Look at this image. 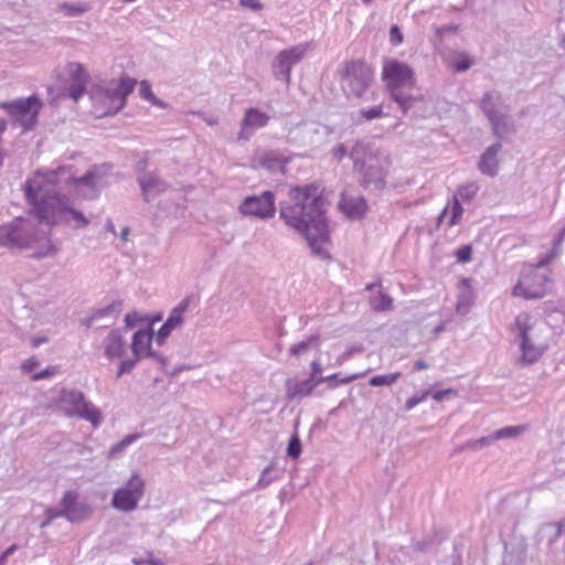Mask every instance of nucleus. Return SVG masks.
I'll return each instance as SVG.
<instances>
[{"label": "nucleus", "mask_w": 565, "mask_h": 565, "mask_svg": "<svg viewBox=\"0 0 565 565\" xmlns=\"http://www.w3.org/2000/svg\"><path fill=\"white\" fill-rule=\"evenodd\" d=\"M4 227L8 232V235L4 236L6 247L29 248L42 239L41 234L35 231L33 221L28 217L18 216L4 224Z\"/></svg>", "instance_id": "11"}, {"label": "nucleus", "mask_w": 565, "mask_h": 565, "mask_svg": "<svg viewBox=\"0 0 565 565\" xmlns=\"http://www.w3.org/2000/svg\"><path fill=\"white\" fill-rule=\"evenodd\" d=\"M308 47L309 44L303 43L279 52L271 64L274 77L277 81L289 84L292 65L297 64L303 57Z\"/></svg>", "instance_id": "13"}, {"label": "nucleus", "mask_w": 565, "mask_h": 565, "mask_svg": "<svg viewBox=\"0 0 565 565\" xmlns=\"http://www.w3.org/2000/svg\"><path fill=\"white\" fill-rule=\"evenodd\" d=\"M348 154V149L343 143H339L332 150V156L337 161H341Z\"/></svg>", "instance_id": "55"}, {"label": "nucleus", "mask_w": 565, "mask_h": 565, "mask_svg": "<svg viewBox=\"0 0 565 565\" xmlns=\"http://www.w3.org/2000/svg\"><path fill=\"white\" fill-rule=\"evenodd\" d=\"M514 341L518 345V353L514 364L520 367H527L545 354L553 339L551 326L542 320L522 312L515 318Z\"/></svg>", "instance_id": "3"}, {"label": "nucleus", "mask_w": 565, "mask_h": 565, "mask_svg": "<svg viewBox=\"0 0 565 565\" xmlns=\"http://www.w3.org/2000/svg\"><path fill=\"white\" fill-rule=\"evenodd\" d=\"M428 367H429V365L427 362H425L424 360H418L414 363L413 370L420 371V370H426Z\"/></svg>", "instance_id": "64"}, {"label": "nucleus", "mask_w": 565, "mask_h": 565, "mask_svg": "<svg viewBox=\"0 0 565 565\" xmlns=\"http://www.w3.org/2000/svg\"><path fill=\"white\" fill-rule=\"evenodd\" d=\"M479 108L490 124L511 114L510 106L504 103L501 94L497 90L484 93L479 100Z\"/></svg>", "instance_id": "18"}, {"label": "nucleus", "mask_w": 565, "mask_h": 565, "mask_svg": "<svg viewBox=\"0 0 565 565\" xmlns=\"http://www.w3.org/2000/svg\"><path fill=\"white\" fill-rule=\"evenodd\" d=\"M260 167L276 172L284 168L282 162L273 153H265L259 158Z\"/></svg>", "instance_id": "36"}, {"label": "nucleus", "mask_w": 565, "mask_h": 565, "mask_svg": "<svg viewBox=\"0 0 565 565\" xmlns=\"http://www.w3.org/2000/svg\"><path fill=\"white\" fill-rule=\"evenodd\" d=\"M138 360L139 359H137V356H134L132 359H127V360L121 361L119 364L116 377L119 379L124 374L130 373L134 370V367L136 366V363L138 362Z\"/></svg>", "instance_id": "47"}, {"label": "nucleus", "mask_w": 565, "mask_h": 565, "mask_svg": "<svg viewBox=\"0 0 565 565\" xmlns=\"http://www.w3.org/2000/svg\"><path fill=\"white\" fill-rule=\"evenodd\" d=\"M564 238H565V226L561 231L559 235L554 239V253H556V250L562 247Z\"/></svg>", "instance_id": "63"}, {"label": "nucleus", "mask_w": 565, "mask_h": 565, "mask_svg": "<svg viewBox=\"0 0 565 565\" xmlns=\"http://www.w3.org/2000/svg\"><path fill=\"white\" fill-rule=\"evenodd\" d=\"M105 355L108 359L121 358L125 352V341L121 330H111L104 340Z\"/></svg>", "instance_id": "26"}, {"label": "nucleus", "mask_w": 565, "mask_h": 565, "mask_svg": "<svg viewBox=\"0 0 565 565\" xmlns=\"http://www.w3.org/2000/svg\"><path fill=\"white\" fill-rule=\"evenodd\" d=\"M390 40L394 45L401 44L404 40L402 31L396 24L392 25L390 29Z\"/></svg>", "instance_id": "52"}, {"label": "nucleus", "mask_w": 565, "mask_h": 565, "mask_svg": "<svg viewBox=\"0 0 565 565\" xmlns=\"http://www.w3.org/2000/svg\"><path fill=\"white\" fill-rule=\"evenodd\" d=\"M361 376H363V374H353V375L343 377V379L338 381V375L337 374H332V375H329V376H320L317 380H322V383H328V386L330 388H335L339 383L348 384V383H351V382H353L354 380H356V379H359Z\"/></svg>", "instance_id": "38"}, {"label": "nucleus", "mask_w": 565, "mask_h": 565, "mask_svg": "<svg viewBox=\"0 0 565 565\" xmlns=\"http://www.w3.org/2000/svg\"><path fill=\"white\" fill-rule=\"evenodd\" d=\"M76 178L74 166L36 170L22 186L26 203L31 205V213L50 226L63 225L73 230L86 227L89 224L88 218L73 206L71 199L50 189L52 186L72 192Z\"/></svg>", "instance_id": "1"}, {"label": "nucleus", "mask_w": 565, "mask_h": 565, "mask_svg": "<svg viewBox=\"0 0 565 565\" xmlns=\"http://www.w3.org/2000/svg\"><path fill=\"white\" fill-rule=\"evenodd\" d=\"M458 26L454 24L443 25L436 29V35L439 38H444L448 33L456 32Z\"/></svg>", "instance_id": "56"}, {"label": "nucleus", "mask_w": 565, "mask_h": 565, "mask_svg": "<svg viewBox=\"0 0 565 565\" xmlns=\"http://www.w3.org/2000/svg\"><path fill=\"white\" fill-rule=\"evenodd\" d=\"M491 129L492 134L503 139L507 136L513 135L516 131L515 121L511 114L504 116L501 119H497L495 121L491 122Z\"/></svg>", "instance_id": "30"}, {"label": "nucleus", "mask_w": 565, "mask_h": 565, "mask_svg": "<svg viewBox=\"0 0 565 565\" xmlns=\"http://www.w3.org/2000/svg\"><path fill=\"white\" fill-rule=\"evenodd\" d=\"M317 341H318L317 337H310L307 340H303V341H300V342L294 344L290 348L289 352L291 355H295V356L301 355L309 350V348L311 347L312 343H317Z\"/></svg>", "instance_id": "41"}, {"label": "nucleus", "mask_w": 565, "mask_h": 565, "mask_svg": "<svg viewBox=\"0 0 565 565\" xmlns=\"http://www.w3.org/2000/svg\"><path fill=\"white\" fill-rule=\"evenodd\" d=\"M524 431H525L524 426H509V427H503L501 429H498L497 431L493 433V435H494L495 440H499V439H507V438H515Z\"/></svg>", "instance_id": "37"}, {"label": "nucleus", "mask_w": 565, "mask_h": 565, "mask_svg": "<svg viewBox=\"0 0 565 565\" xmlns=\"http://www.w3.org/2000/svg\"><path fill=\"white\" fill-rule=\"evenodd\" d=\"M173 330L174 329L164 322L157 333V342L162 344Z\"/></svg>", "instance_id": "53"}, {"label": "nucleus", "mask_w": 565, "mask_h": 565, "mask_svg": "<svg viewBox=\"0 0 565 565\" xmlns=\"http://www.w3.org/2000/svg\"><path fill=\"white\" fill-rule=\"evenodd\" d=\"M429 395H430V392L429 391H425V392H423L420 394H416V395L407 398L406 402H405L404 409L407 411V412L413 409L416 405H418L419 403L424 402Z\"/></svg>", "instance_id": "49"}, {"label": "nucleus", "mask_w": 565, "mask_h": 565, "mask_svg": "<svg viewBox=\"0 0 565 565\" xmlns=\"http://www.w3.org/2000/svg\"><path fill=\"white\" fill-rule=\"evenodd\" d=\"M54 374H55L54 369H45V370L39 372L38 374H35L33 376V380L39 381V380L49 379V377L53 376Z\"/></svg>", "instance_id": "60"}, {"label": "nucleus", "mask_w": 565, "mask_h": 565, "mask_svg": "<svg viewBox=\"0 0 565 565\" xmlns=\"http://www.w3.org/2000/svg\"><path fill=\"white\" fill-rule=\"evenodd\" d=\"M132 563L135 565H143V564H149V565H166L163 561L159 559V558H156L152 554H149L147 556V558H134L132 559Z\"/></svg>", "instance_id": "51"}, {"label": "nucleus", "mask_w": 565, "mask_h": 565, "mask_svg": "<svg viewBox=\"0 0 565 565\" xmlns=\"http://www.w3.org/2000/svg\"><path fill=\"white\" fill-rule=\"evenodd\" d=\"M146 483L139 473H132L124 487L118 488L111 498V505L121 512L137 509L145 494Z\"/></svg>", "instance_id": "12"}, {"label": "nucleus", "mask_w": 565, "mask_h": 565, "mask_svg": "<svg viewBox=\"0 0 565 565\" xmlns=\"http://www.w3.org/2000/svg\"><path fill=\"white\" fill-rule=\"evenodd\" d=\"M370 305L375 311L391 310L393 307V299L380 290L377 296L371 298Z\"/></svg>", "instance_id": "34"}, {"label": "nucleus", "mask_w": 565, "mask_h": 565, "mask_svg": "<svg viewBox=\"0 0 565 565\" xmlns=\"http://www.w3.org/2000/svg\"><path fill=\"white\" fill-rule=\"evenodd\" d=\"M42 107L43 103L38 95L0 103V109L6 110L12 124L20 126L23 131H30L35 128Z\"/></svg>", "instance_id": "8"}, {"label": "nucleus", "mask_w": 565, "mask_h": 565, "mask_svg": "<svg viewBox=\"0 0 565 565\" xmlns=\"http://www.w3.org/2000/svg\"><path fill=\"white\" fill-rule=\"evenodd\" d=\"M565 522L559 521L555 523H546L543 527L544 529H552L553 534L548 537V543L553 544L555 543L562 535H563V529H564Z\"/></svg>", "instance_id": "44"}, {"label": "nucleus", "mask_w": 565, "mask_h": 565, "mask_svg": "<svg viewBox=\"0 0 565 565\" xmlns=\"http://www.w3.org/2000/svg\"><path fill=\"white\" fill-rule=\"evenodd\" d=\"M140 96L153 105L162 106V103L156 97V95L151 90V86L147 81H142L140 83L139 88Z\"/></svg>", "instance_id": "42"}, {"label": "nucleus", "mask_w": 565, "mask_h": 565, "mask_svg": "<svg viewBox=\"0 0 565 565\" xmlns=\"http://www.w3.org/2000/svg\"><path fill=\"white\" fill-rule=\"evenodd\" d=\"M301 451H302V446H301L300 438H299L298 434L295 433L288 441L287 455L292 459H297L301 455Z\"/></svg>", "instance_id": "40"}, {"label": "nucleus", "mask_w": 565, "mask_h": 565, "mask_svg": "<svg viewBox=\"0 0 565 565\" xmlns=\"http://www.w3.org/2000/svg\"><path fill=\"white\" fill-rule=\"evenodd\" d=\"M136 81L127 76L102 82L92 93L94 113L98 117L117 114L124 108Z\"/></svg>", "instance_id": "6"}, {"label": "nucleus", "mask_w": 565, "mask_h": 565, "mask_svg": "<svg viewBox=\"0 0 565 565\" xmlns=\"http://www.w3.org/2000/svg\"><path fill=\"white\" fill-rule=\"evenodd\" d=\"M239 6L253 11H260L264 4L259 0H239Z\"/></svg>", "instance_id": "54"}, {"label": "nucleus", "mask_w": 565, "mask_h": 565, "mask_svg": "<svg viewBox=\"0 0 565 565\" xmlns=\"http://www.w3.org/2000/svg\"><path fill=\"white\" fill-rule=\"evenodd\" d=\"M138 183L147 202L168 190V183L154 173L139 175Z\"/></svg>", "instance_id": "21"}, {"label": "nucleus", "mask_w": 565, "mask_h": 565, "mask_svg": "<svg viewBox=\"0 0 565 565\" xmlns=\"http://www.w3.org/2000/svg\"><path fill=\"white\" fill-rule=\"evenodd\" d=\"M110 166H93L84 175L76 178L72 193L83 200H95L109 185Z\"/></svg>", "instance_id": "10"}, {"label": "nucleus", "mask_w": 565, "mask_h": 565, "mask_svg": "<svg viewBox=\"0 0 565 565\" xmlns=\"http://www.w3.org/2000/svg\"><path fill=\"white\" fill-rule=\"evenodd\" d=\"M382 79L391 98L398 105L403 114L422 100L420 97L411 94L415 87V75L413 68L406 63L395 58L384 60Z\"/></svg>", "instance_id": "4"}, {"label": "nucleus", "mask_w": 565, "mask_h": 565, "mask_svg": "<svg viewBox=\"0 0 565 565\" xmlns=\"http://www.w3.org/2000/svg\"><path fill=\"white\" fill-rule=\"evenodd\" d=\"M472 255V249L470 246H462L456 252V257L460 263L470 262Z\"/></svg>", "instance_id": "50"}, {"label": "nucleus", "mask_w": 565, "mask_h": 565, "mask_svg": "<svg viewBox=\"0 0 565 565\" xmlns=\"http://www.w3.org/2000/svg\"><path fill=\"white\" fill-rule=\"evenodd\" d=\"M68 78L57 93V98L70 97L77 102L86 92L88 74L79 63H68L66 66Z\"/></svg>", "instance_id": "15"}, {"label": "nucleus", "mask_w": 565, "mask_h": 565, "mask_svg": "<svg viewBox=\"0 0 565 565\" xmlns=\"http://www.w3.org/2000/svg\"><path fill=\"white\" fill-rule=\"evenodd\" d=\"M471 65L472 60L466 53H460L452 64L457 72H466L471 67Z\"/></svg>", "instance_id": "46"}, {"label": "nucleus", "mask_w": 565, "mask_h": 565, "mask_svg": "<svg viewBox=\"0 0 565 565\" xmlns=\"http://www.w3.org/2000/svg\"><path fill=\"white\" fill-rule=\"evenodd\" d=\"M62 518L70 522L76 523L85 520L89 513L90 508L78 501V493L76 491H66L60 502Z\"/></svg>", "instance_id": "17"}, {"label": "nucleus", "mask_w": 565, "mask_h": 565, "mask_svg": "<svg viewBox=\"0 0 565 565\" xmlns=\"http://www.w3.org/2000/svg\"><path fill=\"white\" fill-rule=\"evenodd\" d=\"M57 518H62L61 511L58 509L47 508L44 512V520L41 522L40 527H47Z\"/></svg>", "instance_id": "48"}, {"label": "nucleus", "mask_w": 565, "mask_h": 565, "mask_svg": "<svg viewBox=\"0 0 565 565\" xmlns=\"http://www.w3.org/2000/svg\"><path fill=\"white\" fill-rule=\"evenodd\" d=\"M57 9L60 11H63L66 17L75 18V17H81L84 13L88 12L90 10V6H89V3H86V2H77V3L62 2V3H58Z\"/></svg>", "instance_id": "31"}, {"label": "nucleus", "mask_w": 565, "mask_h": 565, "mask_svg": "<svg viewBox=\"0 0 565 565\" xmlns=\"http://www.w3.org/2000/svg\"><path fill=\"white\" fill-rule=\"evenodd\" d=\"M452 390L437 391L431 394L433 398L437 402H441L447 395L452 394Z\"/></svg>", "instance_id": "62"}, {"label": "nucleus", "mask_w": 565, "mask_h": 565, "mask_svg": "<svg viewBox=\"0 0 565 565\" xmlns=\"http://www.w3.org/2000/svg\"><path fill=\"white\" fill-rule=\"evenodd\" d=\"M350 158L353 161L354 170H359L362 166L370 161L371 157L377 156L371 151L370 147L361 141H356L349 152Z\"/></svg>", "instance_id": "27"}, {"label": "nucleus", "mask_w": 565, "mask_h": 565, "mask_svg": "<svg viewBox=\"0 0 565 565\" xmlns=\"http://www.w3.org/2000/svg\"><path fill=\"white\" fill-rule=\"evenodd\" d=\"M475 300L473 291L469 284V279H463L460 284L456 310L460 315L468 313Z\"/></svg>", "instance_id": "28"}, {"label": "nucleus", "mask_w": 565, "mask_h": 565, "mask_svg": "<svg viewBox=\"0 0 565 565\" xmlns=\"http://www.w3.org/2000/svg\"><path fill=\"white\" fill-rule=\"evenodd\" d=\"M493 441H495V438H494L493 434L476 439L478 449L487 447V446H489Z\"/></svg>", "instance_id": "58"}, {"label": "nucleus", "mask_w": 565, "mask_h": 565, "mask_svg": "<svg viewBox=\"0 0 565 565\" xmlns=\"http://www.w3.org/2000/svg\"><path fill=\"white\" fill-rule=\"evenodd\" d=\"M324 201L319 184L292 186L280 203L279 216L286 225L303 234L313 254L328 258L323 244L329 239Z\"/></svg>", "instance_id": "2"}, {"label": "nucleus", "mask_w": 565, "mask_h": 565, "mask_svg": "<svg viewBox=\"0 0 565 565\" xmlns=\"http://www.w3.org/2000/svg\"><path fill=\"white\" fill-rule=\"evenodd\" d=\"M362 174V185L367 188L373 185L375 189H382L385 185L386 160L379 154L371 157L370 161L356 170Z\"/></svg>", "instance_id": "16"}, {"label": "nucleus", "mask_w": 565, "mask_h": 565, "mask_svg": "<svg viewBox=\"0 0 565 565\" xmlns=\"http://www.w3.org/2000/svg\"><path fill=\"white\" fill-rule=\"evenodd\" d=\"M373 77V70L364 60L347 61L340 71V86L349 100L374 102L376 93H369Z\"/></svg>", "instance_id": "5"}, {"label": "nucleus", "mask_w": 565, "mask_h": 565, "mask_svg": "<svg viewBox=\"0 0 565 565\" xmlns=\"http://www.w3.org/2000/svg\"><path fill=\"white\" fill-rule=\"evenodd\" d=\"M58 407L68 417H77L92 423L94 427L100 424V411L85 398L77 390L63 388L58 396Z\"/></svg>", "instance_id": "9"}, {"label": "nucleus", "mask_w": 565, "mask_h": 565, "mask_svg": "<svg viewBox=\"0 0 565 565\" xmlns=\"http://www.w3.org/2000/svg\"><path fill=\"white\" fill-rule=\"evenodd\" d=\"M152 334L153 332L151 329H141L135 332L131 343L132 354L134 356H137V359H141L143 356H153L162 365H164L166 359L151 351Z\"/></svg>", "instance_id": "20"}, {"label": "nucleus", "mask_w": 565, "mask_h": 565, "mask_svg": "<svg viewBox=\"0 0 565 565\" xmlns=\"http://www.w3.org/2000/svg\"><path fill=\"white\" fill-rule=\"evenodd\" d=\"M243 215L254 216L262 220L275 215V194L271 191H264L259 195L246 196L238 207Z\"/></svg>", "instance_id": "14"}, {"label": "nucleus", "mask_w": 565, "mask_h": 565, "mask_svg": "<svg viewBox=\"0 0 565 565\" xmlns=\"http://www.w3.org/2000/svg\"><path fill=\"white\" fill-rule=\"evenodd\" d=\"M465 450H473V451L478 450L476 439H470V440L466 441L465 444L459 446L456 451L460 452V451H465Z\"/></svg>", "instance_id": "59"}, {"label": "nucleus", "mask_w": 565, "mask_h": 565, "mask_svg": "<svg viewBox=\"0 0 565 565\" xmlns=\"http://www.w3.org/2000/svg\"><path fill=\"white\" fill-rule=\"evenodd\" d=\"M502 149V145L500 142H494L489 146L480 157L478 162V169L482 174L488 177H495L499 171V159L498 154Z\"/></svg>", "instance_id": "23"}, {"label": "nucleus", "mask_w": 565, "mask_h": 565, "mask_svg": "<svg viewBox=\"0 0 565 565\" xmlns=\"http://www.w3.org/2000/svg\"><path fill=\"white\" fill-rule=\"evenodd\" d=\"M478 191H479V186L475 182L461 185L458 189L457 194L454 196L452 214H451V217L449 221V226L456 225L459 222V220L461 218V215L463 213V209L459 202V199L462 201L469 202L476 196Z\"/></svg>", "instance_id": "24"}, {"label": "nucleus", "mask_w": 565, "mask_h": 565, "mask_svg": "<svg viewBox=\"0 0 565 565\" xmlns=\"http://www.w3.org/2000/svg\"><path fill=\"white\" fill-rule=\"evenodd\" d=\"M43 236H45V234L43 233ZM44 238V245L39 249L36 250L32 256L34 258H44V257H47V256H52L56 253V248L52 245L51 241L43 237Z\"/></svg>", "instance_id": "45"}, {"label": "nucleus", "mask_w": 565, "mask_h": 565, "mask_svg": "<svg viewBox=\"0 0 565 565\" xmlns=\"http://www.w3.org/2000/svg\"><path fill=\"white\" fill-rule=\"evenodd\" d=\"M310 375L309 377L318 379L321 376L322 373V366L318 360H313L310 364Z\"/></svg>", "instance_id": "57"}, {"label": "nucleus", "mask_w": 565, "mask_h": 565, "mask_svg": "<svg viewBox=\"0 0 565 565\" xmlns=\"http://www.w3.org/2000/svg\"><path fill=\"white\" fill-rule=\"evenodd\" d=\"M386 116L382 104L374 105L372 107H364L358 111V121H371Z\"/></svg>", "instance_id": "33"}, {"label": "nucleus", "mask_w": 565, "mask_h": 565, "mask_svg": "<svg viewBox=\"0 0 565 565\" xmlns=\"http://www.w3.org/2000/svg\"><path fill=\"white\" fill-rule=\"evenodd\" d=\"M18 546L15 544H12L9 546L1 555H0V565H2L6 559L12 555L17 551Z\"/></svg>", "instance_id": "61"}, {"label": "nucleus", "mask_w": 565, "mask_h": 565, "mask_svg": "<svg viewBox=\"0 0 565 565\" xmlns=\"http://www.w3.org/2000/svg\"><path fill=\"white\" fill-rule=\"evenodd\" d=\"M339 207L348 217L360 218L365 214L367 204L365 199L361 195H349L342 193L339 201Z\"/></svg>", "instance_id": "25"}, {"label": "nucleus", "mask_w": 565, "mask_h": 565, "mask_svg": "<svg viewBox=\"0 0 565 565\" xmlns=\"http://www.w3.org/2000/svg\"><path fill=\"white\" fill-rule=\"evenodd\" d=\"M190 300L183 299L175 308L172 309L166 322L172 328L177 329L183 322V315L189 308Z\"/></svg>", "instance_id": "32"}, {"label": "nucleus", "mask_w": 565, "mask_h": 565, "mask_svg": "<svg viewBox=\"0 0 565 565\" xmlns=\"http://www.w3.org/2000/svg\"><path fill=\"white\" fill-rule=\"evenodd\" d=\"M138 438H139L138 434L127 435L121 441L111 446V448L109 450V455L115 457V456L121 454L129 445H131Z\"/></svg>", "instance_id": "39"}, {"label": "nucleus", "mask_w": 565, "mask_h": 565, "mask_svg": "<svg viewBox=\"0 0 565 565\" xmlns=\"http://www.w3.org/2000/svg\"><path fill=\"white\" fill-rule=\"evenodd\" d=\"M322 383V380L308 377L303 381L288 379L286 381V394L289 399H302L309 396L313 388Z\"/></svg>", "instance_id": "22"}, {"label": "nucleus", "mask_w": 565, "mask_h": 565, "mask_svg": "<svg viewBox=\"0 0 565 565\" xmlns=\"http://www.w3.org/2000/svg\"><path fill=\"white\" fill-rule=\"evenodd\" d=\"M399 377H401V373L399 372L382 374V375H375V376L370 379L369 385L373 386V387H376V386H391Z\"/></svg>", "instance_id": "35"}, {"label": "nucleus", "mask_w": 565, "mask_h": 565, "mask_svg": "<svg viewBox=\"0 0 565 565\" xmlns=\"http://www.w3.org/2000/svg\"><path fill=\"white\" fill-rule=\"evenodd\" d=\"M561 248L554 253V247L551 253L542 259L534 268H530L527 273L523 274L516 286L514 287V295L525 299H540L543 298L552 288V280L548 274L543 269L551 258L561 253Z\"/></svg>", "instance_id": "7"}, {"label": "nucleus", "mask_w": 565, "mask_h": 565, "mask_svg": "<svg viewBox=\"0 0 565 565\" xmlns=\"http://www.w3.org/2000/svg\"><path fill=\"white\" fill-rule=\"evenodd\" d=\"M318 128L315 124H299L289 131V137L292 142H298L301 146L310 145L311 141L307 137L312 134H318Z\"/></svg>", "instance_id": "29"}, {"label": "nucleus", "mask_w": 565, "mask_h": 565, "mask_svg": "<svg viewBox=\"0 0 565 565\" xmlns=\"http://www.w3.org/2000/svg\"><path fill=\"white\" fill-rule=\"evenodd\" d=\"M273 470L274 467L271 465L267 466L263 470L262 476L258 482L256 483V489H265L276 479V477L271 475Z\"/></svg>", "instance_id": "43"}, {"label": "nucleus", "mask_w": 565, "mask_h": 565, "mask_svg": "<svg viewBox=\"0 0 565 565\" xmlns=\"http://www.w3.org/2000/svg\"><path fill=\"white\" fill-rule=\"evenodd\" d=\"M268 121L269 116L266 113L254 107L247 108L241 122L237 139L244 141L249 140L255 130L265 127Z\"/></svg>", "instance_id": "19"}]
</instances>
